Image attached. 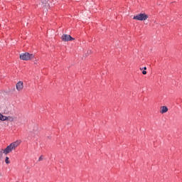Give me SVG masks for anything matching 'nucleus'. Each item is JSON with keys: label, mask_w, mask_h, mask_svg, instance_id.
Returning <instances> with one entry per match:
<instances>
[{"label": "nucleus", "mask_w": 182, "mask_h": 182, "mask_svg": "<svg viewBox=\"0 0 182 182\" xmlns=\"http://www.w3.org/2000/svg\"><path fill=\"white\" fill-rule=\"evenodd\" d=\"M16 88L18 90V92H21V90H23V82L19 81L16 85Z\"/></svg>", "instance_id": "obj_5"}, {"label": "nucleus", "mask_w": 182, "mask_h": 182, "mask_svg": "<svg viewBox=\"0 0 182 182\" xmlns=\"http://www.w3.org/2000/svg\"><path fill=\"white\" fill-rule=\"evenodd\" d=\"M144 70H147V68L144 67Z\"/></svg>", "instance_id": "obj_13"}, {"label": "nucleus", "mask_w": 182, "mask_h": 182, "mask_svg": "<svg viewBox=\"0 0 182 182\" xmlns=\"http://www.w3.org/2000/svg\"><path fill=\"white\" fill-rule=\"evenodd\" d=\"M167 112H168V108H167V107L163 106L161 107L160 113H161V114L167 113Z\"/></svg>", "instance_id": "obj_6"}, {"label": "nucleus", "mask_w": 182, "mask_h": 182, "mask_svg": "<svg viewBox=\"0 0 182 182\" xmlns=\"http://www.w3.org/2000/svg\"><path fill=\"white\" fill-rule=\"evenodd\" d=\"M21 143V140H17L7 146L5 149H1L0 158L2 159L3 154H5L6 156L7 154H9V153H12L13 150H16V147H18V146H19Z\"/></svg>", "instance_id": "obj_1"}, {"label": "nucleus", "mask_w": 182, "mask_h": 182, "mask_svg": "<svg viewBox=\"0 0 182 182\" xmlns=\"http://www.w3.org/2000/svg\"><path fill=\"white\" fill-rule=\"evenodd\" d=\"M142 73H143L144 75H147V72H146V70H143V71H142Z\"/></svg>", "instance_id": "obj_12"}, {"label": "nucleus", "mask_w": 182, "mask_h": 182, "mask_svg": "<svg viewBox=\"0 0 182 182\" xmlns=\"http://www.w3.org/2000/svg\"><path fill=\"white\" fill-rule=\"evenodd\" d=\"M61 38L62 41H63L64 42H69V41H75V38L70 36V35L68 34H63Z\"/></svg>", "instance_id": "obj_4"}, {"label": "nucleus", "mask_w": 182, "mask_h": 182, "mask_svg": "<svg viewBox=\"0 0 182 182\" xmlns=\"http://www.w3.org/2000/svg\"><path fill=\"white\" fill-rule=\"evenodd\" d=\"M33 58H35V55L29 53H21L20 55V59H21V60H32Z\"/></svg>", "instance_id": "obj_2"}, {"label": "nucleus", "mask_w": 182, "mask_h": 182, "mask_svg": "<svg viewBox=\"0 0 182 182\" xmlns=\"http://www.w3.org/2000/svg\"><path fill=\"white\" fill-rule=\"evenodd\" d=\"M0 120H1V122H6V120H8V117L0 113Z\"/></svg>", "instance_id": "obj_7"}, {"label": "nucleus", "mask_w": 182, "mask_h": 182, "mask_svg": "<svg viewBox=\"0 0 182 182\" xmlns=\"http://www.w3.org/2000/svg\"><path fill=\"white\" fill-rule=\"evenodd\" d=\"M43 155H41L39 158H38V161H43Z\"/></svg>", "instance_id": "obj_10"}, {"label": "nucleus", "mask_w": 182, "mask_h": 182, "mask_svg": "<svg viewBox=\"0 0 182 182\" xmlns=\"http://www.w3.org/2000/svg\"><path fill=\"white\" fill-rule=\"evenodd\" d=\"M7 120H9V122H15L16 120V117L9 116V117H7Z\"/></svg>", "instance_id": "obj_8"}, {"label": "nucleus", "mask_w": 182, "mask_h": 182, "mask_svg": "<svg viewBox=\"0 0 182 182\" xmlns=\"http://www.w3.org/2000/svg\"><path fill=\"white\" fill-rule=\"evenodd\" d=\"M5 163L6 164H9V163H11V161H9V157L8 156L6 157Z\"/></svg>", "instance_id": "obj_9"}, {"label": "nucleus", "mask_w": 182, "mask_h": 182, "mask_svg": "<svg viewBox=\"0 0 182 182\" xmlns=\"http://www.w3.org/2000/svg\"><path fill=\"white\" fill-rule=\"evenodd\" d=\"M42 4H47L48 0H41Z\"/></svg>", "instance_id": "obj_11"}, {"label": "nucleus", "mask_w": 182, "mask_h": 182, "mask_svg": "<svg viewBox=\"0 0 182 182\" xmlns=\"http://www.w3.org/2000/svg\"><path fill=\"white\" fill-rule=\"evenodd\" d=\"M149 18V15L144 14H139L136 16H134L133 19H135L136 21H146Z\"/></svg>", "instance_id": "obj_3"}]
</instances>
